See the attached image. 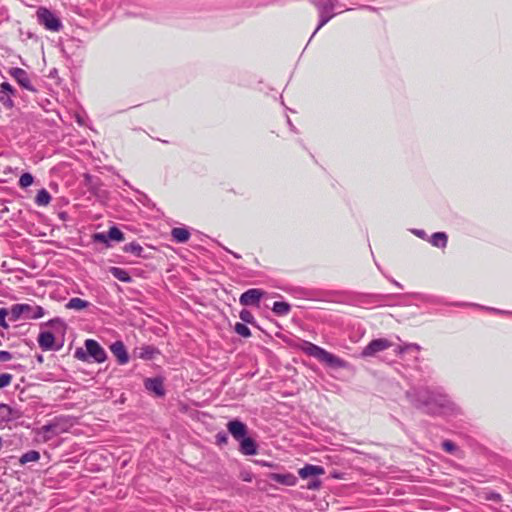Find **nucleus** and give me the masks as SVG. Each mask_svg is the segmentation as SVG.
<instances>
[{
  "mask_svg": "<svg viewBox=\"0 0 512 512\" xmlns=\"http://www.w3.org/2000/svg\"><path fill=\"white\" fill-rule=\"evenodd\" d=\"M414 233L421 238L425 236V232L423 230H415Z\"/></svg>",
  "mask_w": 512,
  "mask_h": 512,
  "instance_id": "nucleus-45",
  "label": "nucleus"
},
{
  "mask_svg": "<svg viewBox=\"0 0 512 512\" xmlns=\"http://www.w3.org/2000/svg\"><path fill=\"white\" fill-rule=\"evenodd\" d=\"M430 242L435 247H445L447 244V235L444 232H436L431 236Z\"/></svg>",
  "mask_w": 512,
  "mask_h": 512,
  "instance_id": "nucleus-22",
  "label": "nucleus"
},
{
  "mask_svg": "<svg viewBox=\"0 0 512 512\" xmlns=\"http://www.w3.org/2000/svg\"><path fill=\"white\" fill-rule=\"evenodd\" d=\"M33 181L34 178L30 173H24L19 179V186L21 188H27L32 185Z\"/></svg>",
  "mask_w": 512,
  "mask_h": 512,
  "instance_id": "nucleus-32",
  "label": "nucleus"
},
{
  "mask_svg": "<svg viewBox=\"0 0 512 512\" xmlns=\"http://www.w3.org/2000/svg\"><path fill=\"white\" fill-rule=\"evenodd\" d=\"M227 429L233 438L237 441H240L247 435V426L239 420L229 421L227 423Z\"/></svg>",
  "mask_w": 512,
  "mask_h": 512,
  "instance_id": "nucleus-10",
  "label": "nucleus"
},
{
  "mask_svg": "<svg viewBox=\"0 0 512 512\" xmlns=\"http://www.w3.org/2000/svg\"><path fill=\"white\" fill-rule=\"evenodd\" d=\"M269 478L279 484L285 485V486H295L297 484V477L294 474L291 473H271L269 475Z\"/></svg>",
  "mask_w": 512,
  "mask_h": 512,
  "instance_id": "nucleus-13",
  "label": "nucleus"
},
{
  "mask_svg": "<svg viewBox=\"0 0 512 512\" xmlns=\"http://www.w3.org/2000/svg\"><path fill=\"white\" fill-rule=\"evenodd\" d=\"M54 342H55V337L49 331L41 332L38 336V344L41 347V349L44 351L53 350Z\"/></svg>",
  "mask_w": 512,
  "mask_h": 512,
  "instance_id": "nucleus-16",
  "label": "nucleus"
},
{
  "mask_svg": "<svg viewBox=\"0 0 512 512\" xmlns=\"http://www.w3.org/2000/svg\"><path fill=\"white\" fill-rule=\"evenodd\" d=\"M110 273L119 281H122L125 283H129L132 281V278L130 277L129 273L123 268L111 267Z\"/></svg>",
  "mask_w": 512,
  "mask_h": 512,
  "instance_id": "nucleus-21",
  "label": "nucleus"
},
{
  "mask_svg": "<svg viewBox=\"0 0 512 512\" xmlns=\"http://www.w3.org/2000/svg\"><path fill=\"white\" fill-rule=\"evenodd\" d=\"M228 441V436L226 433L224 432H220L216 435V442L217 444L219 445H223V444H226Z\"/></svg>",
  "mask_w": 512,
  "mask_h": 512,
  "instance_id": "nucleus-40",
  "label": "nucleus"
},
{
  "mask_svg": "<svg viewBox=\"0 0 512 512\" xmlns=\"http://www.w3.org/2000/svg\"><path fill=\"white\" fill-rule=\"evenodd\" d=\"M36 434L39 437V439L43 442H47L54 438L55 436H58L51 422L38 428L36 430Z\"/></svg>",
  "mask_w": 512,
  "mask_h": 512,
  "instance_id": "nucleus-18",
  "label": "nucleus"
},
{
  "mask_svg": "<svg viewBox=\"0 0 512 512\" xmlns=\"http://www.w3.org/2000/svg\"><path fill=\"white\" fill-rule=\"evenodd\" d=\"M8 315V310L5 308L0 309V326L7 329L9 326L6 322V316Z\"/></svg>",
  "mask_w": 512,
  "mask_h": 512,
  "instance_id": "nucleus-37",
  "label": "nucleus"
},
{
  "mask_svg": "<svg viewBox=\"0 0 512 512\" xmlns=\"http://www.w3.org/2000/svg\"><path fill=\"white\" fill-rule=\"evenodd\" d=\"M94 240L101 243H107L109 240L108 233H97L94 235Z\"/></svg>",
  "mask_w": 512,
  "mask_h": 512,
  "instance_id": "nucleus-41",
  "label": "nucleus"
},
{
  "mask_svg": "<svg viewBox=\"0 0 512 512\" xmlns=\"http://www.w3.org/2000/svg\"><path fill=\"white\" fill-rule=\"evenodd\" d=\"M110 350L117 358L119 364L123 365L129 361V356L125 345L121 341H116L110 346Z\"/></svg>",
  "mask_w": 512,
  "mask_h": 512,
  "instance_id": "nucleus-12",
  "label": "nucleus"
},
{
  "mask_svg": "<svg viewBox=\"0 0 512 512\" xmlns=\"http://www.w3.org/2000/svg\"><path fill=\"white\" fill-rule=\"evenodd\" d=\"M88 305H89V302H87L86 300L75 297V298H71L68 301V303L66 304V308L81 310V309L87 308Z\"/></svg>",
  "mask_w": 512,
  "mask_h": 512,
  "instance_id": "nucleus-23",
  "label": "nucleus"
},
{
  "mask_svg": "<svg viewBox=\"0 0 512 512\" xmlns=\"http://www.w3.org/2000/svg\"><path fill=\"white\" fill-rule=\"evenodd\" d=\"M15 95V89L8 83L3 82L0 85V102L6 107L11 109L14 106L12 96Z\"/></svg>",
  "mask_w": 512,
  "mask_h": 512,
  "instance_id": "nucleus-9",
  "label": "nucleus"
},
{
  "mask_svg": "<svg viewBox=\"0 0 512 512\" xmlns=\"http://www.w3.org/2000/svg\"><path fill=\"white\" fill-rule=\"evenodd\" d=\"M239 317L245 323L253 324L255 321L253 314L246 309L240 312Z\"/></svg>",
  "mask_w": 512,
  "mask_h": 512,
  "instance_id": "nucleus-34",
  "label": "nucleus"
},
{
  "mask_svg": "<svg viewBox=\"0 0 512 512\" xmlns=\"http://www.w3.org/2000/svg\"><path fill=\"white\" fill-rule=\"evenodd\" d=\"M229 252L231 253V251H229ZM232 254H233V256H234L235 258H240V255H238V254H236V253L232 252Z\"/></svg>",
  "mask_w": 512,
  "mask_h": 512,
  "instance_id": "nucleus-47",
  "label": "nucleus"
},
{
  "mask_svg": "<svg viewBox=\"0 0 512 512\" xmlns=\"http://www.w3.org/2000/svg\"><path fill=\"white\" fill-rule=\"evenodd\" d=\"M12 375L9 373H3L0 375V389L10 385L12 381Z\"/></svg>",
  "mask_w": 512,
  "mask_h": 512,
  "instance_id": "nucleus-36",
  "label": "nucleus"
},
{
  "mask_svg": "<svg viewBox=\"0 0 512 512\" xmlns=\"http://www.w3.org/2000/svg\"><path fill=\"white\" fill-rule=\"evenodd\" d=\"M304 351L308 355L313 356L314 358H316L322 362H325L329 365H334V366L341 365V360L338 357L334 356L333 354L329 353L325 349H323L313 343L306 342Z\"/></svg>",
  "mask_w": 512,
  "mask_h": 512,
  "instance_id": "nucleus-3",
  "label": "nucleus"
},
{
  "mask_svg": "<svg viewBox=\"0 0 512 512\" xmlns=\"http://www.w3.org/2000/svg\"><path fill=\"white\" fill-rule=\"evenodd\" d=\"M321 486V481L317 478H313L307 485V489L309 490H317Z\"/></svg>",
  "mask_w": 512,
  "mask_h": 512,
  "instance_id": "nucleus-39",
  "label": "nucleus"
},
{
  "mask_svg": "<svg viewBox=\"0 0 512 512\" xmlns=\"http://www.w3.org/2000/svg\"><path fill=\"white\" fill-rule=\"evenodd\" d=\"M392 346V343L385 338L372 340L362 351L363 357H372Z\"/></svg>",
  "mask_w": 512,
  "mask_h": 512,
  "instance_id": "nucleus-5",
  "label": "nucleus"
},
{
  "mask_svg": "<svg viewBox=\"0 0 512 512\" xmlns=\"http://www.w3.org/2000/svg\"><path fill=\"white\" fill-rule=\"evenodd\" d=\"M393 283H394L397 287L401 288V284H400V283H398L397 281H395V280H394V281H393Z\"/></svg>",
  "mask_w": 512,
  "mask_h": 512,
  "instance_id": "nucleus-46",
  "label": "nucleus"
},
{
  "mask_svg": "<svg viewBox=\"0 0 512 512\" xmlns=\"http://www.w3.org/2000/svg\"><path fill=\"white\" fill-rule=\"evenodd\" d=\"M88 357L87 350L85 351L83 348H77L75 351V358L78 360L86 361Z\"/></svg>",
  "mask_w": 512,
  "mask_h": 512,
  "instance_id": "nucleus-38",
  "label": "nucleus"
},
{
  "mask_svg": "<svg viewBox=\"0 0 512 512\" xmlns=\"http://www.w3.org/2000/svg\"><path fill=\"white\" fill-rule=\"evenodd\" d=\"M108 237L110 240L119 242L124 239V234L122 233V231L120 229H118L115 226H112V227H110V229L108 231Z\"/></svg>",
  "mask_w": 512,
  "mask_h": 512,
  "instance_id": "nucleus-30",
  "label": "nucleus"
},
{
  "mask_svg": "<svg viewBox=\"0 0 512 512\" xmlns=\"http://www.w3.org/2000/svg\"><path fill=\"white\" fill-rule=\"evenodd\" d=\"M241 478L245 482H251L252 481V474L250 472H243V473H241Z\"/></svg>",
  "mask_w": 512,
  "mask_h": 512,
  "instance_id": "nucleus-44",
  "label": "nucleus"
},
{
  "mask_svg": "<svg viewBox=\"0 0 512 512\" xmlns=\"http://www.w3.org/2000/svg\"><path fill=\"white\" fill-rule=\"evenodd\" d=\"M9 74L13 77L17 83L26 90L35 91V88L31 85V81L28 73L21 68H11Z\"/></svg>",
  "mask_w": 512,
  "mask_h": 512,
  "instance_id": "nucleus-8",
  "label": "nucleus"
},
{
  "mask_svg": "<svg viewBox=\"0 0 512 512\" xmlns=\"http://www.w3.org/2000/svg\"><path fill=\"white\" fill-rule=\"evenodd\" d=\"M123 250L127 253H132L136 256H140L143 251V248L138 243L132 242V243L126 244L124 246Z\"/></svg>",
  "mask_w": 512,
  "mask_h": 512,
  "instance_id": "nucleus-28",
  "label": "nucleus"
},
{
  "mask_svg": "<svg viewBox=\"0 0 512 512\" xmlns=\"http://www.w3.org/2000/svg\"><path fill=\"white\" fill-rule=\"evenodd\" d=\"M263 295L262 290L251 288L240 296L239 302L243 306L258 305Z\"/></svg>",
  "mask_w": 512,
  "mask_h": 512,
  "instance_id": "nucleus-7",
  "label": "nucleus"
},
{
  "mask_svg": "<svg viewBox=\"0 0 512 512\" xmlns=\"http://www.w3.org/2000/svg\"><path fill=\"white\" fill-rule=\"evenodd\" d=\"M412 349L419 351L420 346L416 343H408V344H405L404 346H398V348L395 350V352L399 355H402L404 352H406L408 350H412Z\"/></svg>",
  "mask_w": 512,
  "mask_h": 512,
  "instance_id": "nucleus-33",
  "label": "nucleus"
},
{
  "mask_svg": "<svg viewBox=\"0 0 512 512\" xmlns=\"http://www.w3.org/2000/svg\"><path fill=\"white\" fill-rule=\"evenodd\" d=\"M442 446L444 450H446L447 452H453L456 448L454 443H452L451 441H444Z\"/></svg>",
  "mask_w": 512,
  "mask_h": 512,
  "instance_id": "nucleus-43",
  "label": "nucleus"
},
{
  "mask_svg": "<svg viewBox=\"0 0 512 512\" xmlns=\"http://www.w3.org/2000/svg\"><path fill=\"white\" fill-rule=\"evenodd\" d=\"M171 236L178 243H184L189 240L190 232L186 228L176 227L171 231Z\"/></svg>",
  "mask_w": 512,
  "mask_h": 512,
  "instance_id": "nucleus-20",
  "label": "nucleus"
},
{
  "mask_svg": "<svg viewBox=\"0 0 512 512\" xmlns=\"http://www.w3.org/2000/svg\"><path fill=\"white\" fill-rule=\"evenodd\" d=\"M51 423L57 435L67 432L73 426L72 420L68 417H56Z\"/></svg>",
  "mask_w": 512,
  "mask_h": 512,
  "instance_id": "nucleus-14",
  "label": "nucleus"
},
{
  "mask_svg": "<svg viewBox=\"0 0 512 512\" xmlns=\"http://www.w3.org/2000/svg\"><path fill=\"white\" fill-rule=\"evenodd\" d=\"M11 319L18 320L21 316L26 319H38L44 316L45 312L41 306H31L29 304H15L10 310Z\"/></svg>",
  "mask_w": 512,
  "mask_h": 512,
  "instance_id": "nucleus-2",
  "label": "nucleus"
},
{
  "mask_svg": "<svg viewBox=\"0 0 512 512\" xmlns=\"http://www.w3.org/2000/svg\"><path fill=\"white\" fill-rule=\"evenodd\" d=\"M325 473L322 466L306 464L303 468L299 469L298 474L302 479L317 478Z\"/></svg>",
  "mask_w": 512,
  "mask_h": 512,
  "instance_id": "nucleus-11",
  "label": "nucleus"
},
{
  "mask_svg": "<svg viewBox=\"0 0 512 512\" xmlns=\"http://www.w3.org/2000/svg\"><path fill=\"white\" fill-rule=\"evenodd\" d=\"M418 402L426 408L428 413L432 414L451 415L459 410L447 395L429 390H420L418 392Z\"/></svg>",
  "mask_w": 512,
  "mask_h": 512,
  "instance_id": "nucleus-1",
  "label": "nucleus"
},
{
  "mask_svg": "<svg viewBox=\"0 0 512 512\" xmlns=\"http://www.w3.org/2000/svg\"><path fill=\"white\" fill-rule=\"evenodd\" d=\"M85 347L88 356L92 357L96 362L101 363L106 360V352L95 340L87 339L85 341Z\"/></svg>",
  "mask_w": 512,
  "mask_h": 512,
  "instance_id": "nucleus-6",
  "label": "nucleus"
},
{
  "mask_svg": "<svg viewBox=\"0 0 512 512\" xmlns=\"http://www.w3.org/2000/svg\"><path fill=\"white\" fill-rule=\"evenodd\" d=\"M40 459V454L39 452L35 451V450H31V451H28L26 453H24L21 458H20V463L21 464H26L28 462H36Z\"/></svg>",
  "mask_w": 512,
  "mask_h": 512,
  "instance_id": "nucleus-25",
  "label": "nucleus"
},
{
  "mask_svg": "<svg viewBox=\"0 0 512 512\" xmlns=\"http://www.w3.org/2000/svg\"><path fill=\"white\" fill-rule=\"evenodd\" d=\"M290 305L286 302H274L272 310L275 314L279 316L287 315L290 312Z\"/></svg>",
  "mask_w": 512,
  "mask_h": 512,
  "instance_id": "nucleus-24",
  "label": "nucleus"
},
{
  "mask_svg": "<svg viewBox=\"0 0 512 512\" xmlns=\"http://www.w3.org/2000/svg\"><path fill=\"white\" fill-rule=\"evenodd\" d=\"M51 196L50 194L45 190L42 189L38 191L36 195V203L41 206L48 205L50 203Z\"/></svg>",
  "mask_w": 512,
  "mask_h": 512,
  "instance_id": "nucleus-26",
  "label": "nucleus"
},
{
  "mask_svg": "<svg viewBox=\"0 0 512 512\" xmlns=\"http://www.w3.org/2000/svg\"><path fill=\"white\" fill-rule=\"evenodd\" d=\"M0 417L3 420H8L11 417V408L6 404L0 405Z\"/></svg>",
  "mask_w": 512,
  "mask_h": 512,
  "instance_id": "nucleus-35",
  "label": "nucleus"
},
{
  "mask_svg": "<svg viewBox=\"0 0 512 512\" xmlns=\"http://www.w3.org/2000/svg\"><path fill=\"white\" fill-rule=\"evenodd\" d=\"M240 447L239 451L243 455H255L257 453V444L256 442L250 438V437H244L239 441Z\"/></svg>",
  "mask_w": 512,
  "mask_h": 512,
  "instance_id": "nucleus-17",
  "label": "nucleus"
},
{
  "mask_svg": "<svg viewBox=\"0 0 512 512\" xmlns=\"http://www.w3.org/2000/svg\"><path fill=\"white\" fill-rule=\"evenodd\" d=\"M312 3L316 6L319 12L332 13L337 7V0H313Z\"/></svg>",
  "mask_w": 512,
  "mask_h": 512,
  "instance_id": "nucleus-19",
  "label": "nucleus"
},
{
  "mask_svg": "<svg viewBox=\"0 0 512 512\" xmlns=\"http://www.w3.org/2000/svg\"><path fill=\"white\" fill-rule=\"evenodd\" d=\"M38 22L43 25L47 30L57 32L61 29L62 23L50 10L40 7L37 10Z\"/></svg>",
  "mask_w": 512,
  "mask_h": 512,
  "instance_id": "nucleus-4",
  "label": "nucleus"
},
{
  "mask_svg": "<svg viewBox=\"0 0 512 512\" xmlns=\"http://www.w3.org/2000/svg\"><path fill=\"white\" fill-rule=\"evenodd\" d=\"M320 16V22L315 29L314 33L312 34V37L326 24L329 20H331L335 14L334 13H327V12H319Z\"/></svg>",
  "mask_w": 512,
  "mask_h": 512,
  "instance_id": "nucleus-27",
  "label": "nucleus"
},
{
  "mask_svg": "<svg viewBox=\"0 0 512 512\" xmlns=\"http://www.w3.org/2000/svg\"><path fill=\"white\" fill-rule=\"evenodd\" d=\"M12 359V354L8 351H0V361L5 362Z\"/></svg>",
  "mask_w": 512,
  "mask_h": 512,
  "instance_id": "nucleus-42",
  "label": "nucleus"
},
{
  "mask_svg": "<svg viewBox=\"0 0 512 512\" xmlns=\"http://www.w3.org/2000/svg\"><path fill=\"white\" fill-rule=\"evenodd\" d=\"M145 388L157 396H163L165 391L163 388V381L160 378H147L144 382Z\"/></svg>",
  "mask_w": 512,
  "mask_h": 512,
  "instance_id": "nucleus-15",
  "label": "nucleus"
},
{
  "mask_svg": "<svg viewBox=\"0 0 512 512\" xmlns=\"http://www.w3.org/2000/svg\"><path fill=\"white\" fill-rule=\"evenodd\" d=\"M139 357L143 359H152L157 350L152 346L141 347Z\"/></svg>",
  "mask_w": 512,
  "mask_h": 512,
  "instance_id": "nucleus-29",
  "label": "nucleus"
},
{
  "mask_svg": "<svg viewBox=\"0 0 512 512\" xmlns=\"http://www.w3.org/2000/svg\"><path fill=\"white\" fill-rule=\"evenodd\" d=\"M234 330L237 334L245 338L250 337L251 335L250 329L243 323H236L234 326Z\"/></svg>",
  "mask_w": 512,
  "mask_h": 512,
  "instance_id": "nucleus-31",
  "label": "nucleus"
}]
</instances>
